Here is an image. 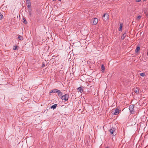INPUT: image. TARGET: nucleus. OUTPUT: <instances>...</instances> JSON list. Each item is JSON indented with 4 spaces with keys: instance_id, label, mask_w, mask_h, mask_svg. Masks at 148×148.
Segmentation results:
<instances>
[{
    "instance_id": "nucleus-1",
    "label": "nucleus",
    "mask_w": 148,
    "mask_h": 148,
    "mask_svg": "<svg viewBox=\"0 0 148 148\" xmlns=\"http://www.w3.org/2000/svg\"><path fill=\"white\" fill-rule=\"evenodd\" d=\"M121 112V110L118 108H114L112 110V113L114 114L117 115Z\"/></svg>"
},
{
    "instance_id": "nucleus-2",
    "label": "nucleus",
    "mask_w": 148,
    "mask_h": 148,
    "mask_svg": "<svg viewBox=\"0 0 148 148\" xmlns=\"http://www.w3.org/2000/svg\"><path fill=\"white\" fill-rule=\"evenodd\" d=\"M134 105H131L130 106L129 109L130 111V113L131 114H134Z\"/></svg>"
},
{
    "instance_id": "nucleus-3",
    "label": "nucleus",
    "mask_w": 148,
    "mask_h": 148,
    "mask_svg": "<svg viewBox=\"0 0 148 148\" xmlns=\"http://www.w3.org/2000/svg\"><path fill=\"white\" fill-rule=\"evenodd\" d=\"M98 22V20L97 18H94L92 19L90 21V23L93 25H96Z\"/></svg>"
},
{
    "instance_id": "nucleus-4",
    "label": "nucleus",
    "mask_w": 148,
    "mask_h": 148,
    "mask_svg": "<svg viewBox=\"0 0 148 148\" xmlns=\"http://www.w3.org/2000/svg\"><path fill=\"white\" fill-rule=\"evenodd\" d=\"M68 95L65 94L63 96H62L61 97V98L62 100H65V101H67L69 99Z\"/></svg>"
},
{
    "instance_id": "nucleus-5",
    "label": "nucleus",
    "mask_w": 148,
    "mask_h": 148,
    "mask_svg": "<svg viewBox=\"0 0 148 148\" xmlns=\"http://www.w3.org/2000/svg\"><path fill=\"white\" fill-rule=\"evenodd\" d=\"M103 18H103V20L105 21H107L109 18V16L107 13H106L103 15Z\"/></svg>"
},
{
    "instance_id": "nucleus-6",
    "label": "nucleus",
    "mask_w": 148,
    "mask_h": 148,
    "mask_svg": "<svg viewBox=\"0 0 148 148\" xmlns=\"http://www.w3.org/2000/svg\"><path fill=\"white\" fill-rule=\"evenodd\" d=\"M115 131V129L113 127H112L110 130V133L112 134V135H114V132Z\"/></svg>"
},
{
    "instance_id": "nucleus-7",
    "label": "nucleus",
    "mask_w": 148,
    "mask_h": 148,
    "mask_svg": "<svg viewBox=\"0 0 148 148\" xmlns=\"http://www.w3.org/2000/svg\"><path fill=\"white\" fill-rule=\"evenodd\" d=\"M134 91L137 94H138L139 93V90L138 88H134Z\"/></svg>"
},
{
    "instance_id": "nucleus-8",
    "label": "nucleus",
    "mask_w": 148,
    "mask_h": 148,
    "mask_svg": "<svg viewBox=\"0 0 148 148\" xmlns=\"http://www.w3.org/2000/svg\"><path fill=\"white\" fill-rule=\"evenodd\" d=\"M57 93H58L59 96H61L62 95V93L60 90H58Z\"/></svg>"
},
{
    "instance_id": "nucleus-9",
    "label": "nucleus",
    "mask_w": 148,
    "mask_h": 148,
    "mask_svg": "<svg viewBox=\"0 0 148 148\" xmlns=\"http://www.w3.org/2000/svg\"><path fill=\"white\" fill-rule=\"evenodd\" d=\"M140 50V47L139 46L137 47L135 50V52L138 53V52Z\"/></svg>"
},
{
    "instance_id": "nucleus-10",
    "label": "nucleus",
    "mask_w": 148,
    "mask_h": 148,
    "mask_svg": "<svg viewBox=\"0 0 148 148\" xmlns=\"http://www.w3.org/2000/svg\"><path fill=\"white\" fill-rule=\"evenodd\" d=\"M77 90L81 93L83 92V90L82 88L81 87H79L77 88Z\"/></svg>"
},
{
    "instance_id": "nucleus-11",
    "label": "nucleus",
    "mask_w": 148,
    "mask_h": 148,
    "mask_svg": "<svg viewBox=\"0 0 148 148\" xmlns=\"http://www.w3.org/2000/svg\"><path fill=\"white\" fill-rule=\"evenodd\" d=\"M57 104H55L53 105L52 106H51V108H53V109H54L56 108V107H57Z\"/></svg>"
},
{
    "instance_id": "nucleus-12",
    "label": "nucleus",
    "mask_w": 148,
    "mask_h": 148,
    "mask_svg": "<svg viewBox=\"0 0 148 148\" xmlns=\"http://www.w3.org/2000/svg\"><path fill=\"white\" fill-rule=\"evenodd\" d=\"M101 71L102 72H104L105 70V67L103 64H102L101 66Z\"/></svg>"
},
{
    "instance_id": "nucleus-13",
    "label": "nucleus",
    "mask_w": 148,
    "mask_h": 148,
    "mask_svg": "<svg viewBox=\"0 0 148 148\" xmlns=\"http://www.w3.org/2000/svg\"><path fill=\"white\" fill-rule=\"evenodd\" d=\"M126 36V35H125V33L123 35L121 36V38L122 40H123L125 38Z\"/></svg>"
},
{
    "instance_id": "nucleus-14",
    "label": "nucleus",
    "mask_w": 148,
    "mask_h": 148,
    "mask_svg": "<svg viewBox=\"0 0 148 148\" xmlns=\"http://www.w3.org/2000/svg\"><path fill=\"white\" fill-rule=\"evenodd\" d=\"M23 23L25 24H26L27 23V22L26 21L25 18L23 17Z\"/></svg>"
},
{
    "instance_id": "nucleus-15",
    "label": "nucleus",
    "mask_w": 148,
    "mask_h": 148,
    "mask_svg": "<svg viewBox=\"0 0 148 148\" xmlns=\"http://www.w3.org/2000/svg\"><path fill=\"white\" fill-rule=\"evenodd\" d=\"M18 38L19 40H22L23 39V37L20 35H18Z\"/></svg>"
},
{
    "instance_id": "nucleus-16",
    "label": "nucleus",
    "mask_w": 148,
    "mask_h": 148,
    "mask_svg": "<svg viewBox=\"0 0 148 148\" xmlns=\"http://www.w3.org/2000/svg\"><path fill=\"white\" fill-rule=\"evenodd\" d=\"M31 10H32L31 9H29L28 10V12H29V15L30 16H31V14H32L31 12Z\"/></svg>"
},
{
    "instance_id": "nucleus-17",
    "label": "nucleus",
    "mask_w": 148,
    "mask_h": 148,
    "mask_svg": "<svg viewBox=\"0 0 148 148\" xmlns=\"http://www.w3.org/2000/svg\"><path fill=\"white\" fill-rule=\"evenodd\" d=\"M122 28V25L121 24H120V27H119V30L120 31L121 30Z\"/></svg>"
},
{
    "instance_id": "nucleus-18",
    "label": "nucleus",
    "mask_w": 148,
    "mask_h": 148,
    "mask_svg": "<svg viewBox=\"0 0 148 148\" xmlns=\"http://www.w3.org/2000/svg\"><path fill=\"white\" fill-rule=\"evenodd\" d=\"M27 4V7L29 8V9H31V4Z\"/></svg>"
},
{
    "instance_id": "nucleus-19",
    "label": "nucleus",
    "mask_w": 148,
    "mask_h": 148,
    "mask_svg": "<svg viewBox=\"0 0 148 148\" xmlns=\"http://www.w3.org/2000/svg\"><path fill=\"white\" fill-rule=\"evenodd\" d=\"M27 4H31L30 0L26 1Z\"/></svg>"
},
{
    "instance_id": "nucleus-20",
    "label": "nucleus",
    "mask_w": 148,
    "mask_h": 148,
    "mask_svg": "<svg viewBox=\"0 0 148 148\" xmlns=\"http://www.w3.org/2000/svg\"><path fill=\"white\" fill-rule=\"evenodd\" d=\"M17 47L16 46H14L13 47V49L14 50H16L17 49Z\"/></svg>"
},
{
    "instance_id": "nucleus-21",
    "label": "nucleus",
    "mask_w": 148,
    "mask_h": 148,
    "mask_svg": "<svg viewBox=\"0 0 148 148\" xmlns=\"http://www.w3.org/2000/svg\"><path fill=\"white\" fill-rule=\"evenodd\" d=\"M140 75L142 76L143 77L145 75V73H141L140 74Z\"/></svg>"
},
{
    "instance_id": "nucleus-22",
    "label": "nucleus",
    "mask_w": 148,
    "mask_h": 148,
    "mask_svg": "<svg viewBox=\"0 0 148 148\" xmlns=\"http://www.w3.org/2000/svg\"><path fill=\"white\" fill-rule=\"evenodd\" d=\"M58 90L57 89H55L53 90V93L56 92H57Z\"/></svg>"
},
{
    "instance_id": "nucleus-23",
    "label": "nucleus",
    "mask_w": 148,
    "mask_h": 148,
    "mask_svg": "<svg viewBox=\"0 0 148 148\" xmlns=\"http://www.w3.org/2000/svg\"><path fill=\"white\" fill-rule=\"evenodd\" d=\"M3 18V16L1 14L0 15V20L2 18Z\"/></svg>"
},
{
    "instance_id": "nucleus-24",
    "label": "nucleus",
    "mask_w": 148,
    "mask_h": 148,
    "mask_svg": "<svg viewBox=\"0 0 148 148\" xmlns=\"http://www.w3.org/2000/svg\"><path fill=\"white\" fill-rule=\"evenodd\" d=\"M141 17V16H139L137 18V19L138 20L140 19Z\"/></svg>"
},
{
    "instance_id": "nucleus-25",
    "label": "nucleus",
    "mask_w": 148,
    "mask_h": 148,
    "mask_svg": "<svg viewBox=\"0 0 148 148\" xmlns=\"http://www.w3.org/2000/svg\"><path fill=\"white\" fill-rule=\"evenodd\" d=\"M141 0H136V2H139Z\"/></svg>"
},
{
    "instance_id": "nucleus-26",
    "label": "nucleus",
    "mask_w": 148,
    "mask_h": 148,
    "mask_svg": "<svg viewBox=\"0 0 148 148\" xmlns=\"http://www.w3.org/2000/svg\"><path fill=\"white\" fill-rule=\"evenodd\" d=\"M53 93V90L50 91V93Z\"/></svg>"
},
{
    "instance_id": "nucleus-27",
    "label": "nucleus",
    "mask_w": 148,
    "mask_h": 148,
    "mask_svg": "<svg viewBox=\"0 0 148 148\" xmlns=\"http://www.w3.org/2000/svg\"><path fill=\"white\" fill-rule=\"evenodd\" d=\"M45 65L44 64V63L43 64H42V67H45Z\"/></svg>"
},
{
    "instance_id": "nucleus-28",
    "label": "nucleus",
    "mask_w": 148,
    "mask_h": 148,
    "mask_svg": "<svg viewBox=\"0 0 148 148\" xmlns=\"http://www.w3.org/2000/svg\"><path fill=\"white\" fill-rule=\"evenodd\" d=\"M86 142H87L88 144L89 143V142H88V140H86Z\"/></svg>"
},
{
    "instance_id": "nucleus-29",
    "label": "nucleus",
    "mask_w": 148,
    "mask_h": 148,
    "mask_svg": "<svg viewBox=\"0 0 148 148\" xmlns=\"http://www.w3.org/2000/svg\"><path fill=\"white\" fill-rule=\"evenodd\" d=\"M51 93H50V92L49 93V95H51Z\"/></svg>"
},
{
    "instance_id": "nucleus-30",
    "label": "nucleus",
    "mask_w": 148,
    "mask_h": 148,
    "mask_svg": "<svg viewBox=\"0 0 148 148\" xmlns=\"http://www.w3.org/2000/svg\"><path fill=\"white\" fill-rule=\"evenodd\" d=\"M106 148H109L108 147H106Z\"/></svg>"
},
{
    "instance_id": "nucleus-31",
    "label": "nucleus",
    "mask_w": 148,
    "mask_h": 148,
    "mask_svg": "<svg viewBox=\"0 0 148 148\" xmlns=\"http://www.w3.org/2000/svg\"><path fill=\"white\" fill-rule=\"evenodd\" d=\"M147 55L148 56V51L147 52Z\"/></svg>"
},
{
    "instance_id": "nucleus-32",
    "label": "nucleus",
    "mask_w": 148,
    "mask_h": 148,
    "mask_svg": "<svg viewBox=\"0 0 148 148\" xmlns=\"http://www.w3.org/2000/svg\"><path fill=\"white\" fill-rule=\"evenodd\" d=\"M56 0H53V1H56Z\"/></svg>"
},
{
    "instance_id": "nucleus-33",
    "label": "nucleus",
    "mask_w": 148,
    "mask_h": 148,
    "mask_svg": "<svg viewBox=\"0 0 148 148\" xmlns=\"http://www.w3.org/2000/svg\"><path fill=\"white\" fill-rule=\"evenodd\" d=\"M59 0V1H61L62 0Z\"/></svg>"
},
{
    "instance_id": "nucleus-34",
    "label": "nucleus",
    "mask_w": 148,
    "mask_h": 148,
    "mask_svg": "<svg viewBox=\"0 0 148 148\" xmlns=\"http://www.w3.org/2000/svg\"><path fill=\"white\" fill-rule=\"evenodd\" d=\"M143 0L144 1H146V0Z\"/></svg>"
}]
</instances>
